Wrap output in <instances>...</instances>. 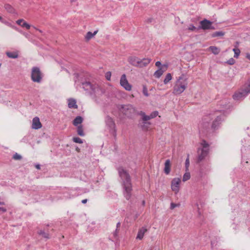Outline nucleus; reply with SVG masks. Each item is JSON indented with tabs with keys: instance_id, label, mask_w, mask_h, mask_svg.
Instances as JSON below:
<instances>
[{
	"instance_id": "obj_1",
	"label": "nucleus",
	"mask_w": 250,
	"mask_h": 250,
	"mask_svg": "<svg viewBox=\"0 0 250 250\" xmlns=\"http://www.w3.org/2000/svg\"><path fill=\"white\" fill-rule=\"evenodd\" d=\"M119 175L122 180L124 188V195L127 200H129L131 196L132 190L131 177L129 173L122 167H119L117 169Z\"/></svg>"
},
{
	"instance_id": "obj_2",
	"label": "nucleus",
	"mask_w": 250,
	"mask_h": 250,
	"mask_svg": "<svg viewBox=\"0 0 250 250\" xmlns=\"http://www.w3.org/2000/svg\"><path fill=\"white\" fill-rule=\"evenodd\" d=\"M209 152V145L205 140H202L199 144L197 151V161L200 163L205 159Z\"/></svg>"
},
{
	"instance_id": "obj_3",
	"label": "nucleus",
	"mask_w": 250,
	"mask_h": 250,
	"mask_svg": "<svg viewBox=\"0 0 250 250\" xmlns=\"http://www.w3.org/2000/svg\"><path fill=\"white\" fill-rule=\"evenodd\" d=\"M119 110L128 118H133L136 113L135 108L131 104H119L117 106Z\"/></svg>"
},
{
	"instance_id": "obj_4",
	"label": "nucleus",
	"mask_w": 250,
	"mask_h": 250,
	"mask_svg": "<svg viewBox=\"0 0 250 250\" xmlns=\"http://www.w3.org/2000/svg\"><path fill=\"white\" fill-rule=\"evenodd\" d=\"M187 85V79L185 76L180 77L177 81L174 86V93L179 94L184 92Z\"/></svg>"
},
{
	"instance_id": "obj_5",
	"label": "nucleus",
	"mask_w": 250,
	"mask_h": 250,
	"mask_svg": "<svg viewBox=\"0 0 250 250\" xmlns=\"http://www.w3.org/2000/svg\"><path fill=\"white\" fill-rule=\"evenodd\" d=\"M250 92V81L249 83L243 89L236 92L233 96L235 100H242Z\"/></svg>"
},
{
	"instance_id": "obj_6",
	"label": "nucleus",
	"mask_w": 250,
	"mask_h": 250,
	"mask_svg": "<svg viewBox=\"0 0 250 250\" xmlns=\"http://www.w3.org/2000/svg\"><path fill=\"white\" fill-rule=\"evenodd\" d=\"M83 88L90 94H95L99 89L98 85L93 84L90 82H85L82 83Z\"/></svg>"
},
{
	"instance_id": "obj_7",
	"label": "nucleus",
	"mask_w": 250,
	"mask_h": 250,
	"mask_svg": "<svg viewBox=\"0 0 250 250\" xmlns=\"http://www.w3.org/2000/svg\"><path fill=\"white\" fill-rule=\"evenodd\" d=\"M105 122L106 126L109 130L110 134L113 136H116V129L115 127V124L113 119L107 116L105 118Z\"/></svg>"
},
{
	"instance_id": "obj_8",
	"label": "nucleus",
	"mask_w": 250,
	"mask_h": 250,
	"mask_svg": "<svg viewBox=\"0 0 250 250\" xmlns=\"http://www.w3.org/2000/svg\"><path fill=\"white\" fill-rule=\"evenodd\" d=\"M31 79L34 82L41 83L42 75L40 69L38 67H33L31 72Z\"/></svg>"
},
{
	"instance_id": "obj_9",
	"label": "nucleus",
	"mask_w": 250,
	"mask_h": 250,
	"mask_svg": "<svg viewBox=\"0 0 250 250\" xmlns=\"http://www.w3.org/2000/svg\"><path fill=\"white\" fill-rule=\"evenodd\" d=\"M120 84L127 91H130L131 90L132 85L128 83L126 78L125 74H124L122 75L120 79Z\"/></svg>"
},
{
	"instance_id": "obj_10",
	"label": "nucleus",
	"mask_w": 250,
	"mask_h": 250,
	"mask_svg": "<svg viewBox=\"0 0 250 250\" xmlns=\"http://www.w3.org/2000/svg\"><path fill=\"white\" fill-rule=\"evenodd\" d=\"M167 68V65L163 64L162 66H161L157 70H156L154 73V76L156 78H159L165 72Z\"/></svg>"
},
{
	"instance_id": "obj_11",
	"label": "nucleus",
	"mask_w": 250,
	"mask_h": 250,
	"mask_svg": "<svg viewBox=\"0 0 250 250\" xmlns=\"http://www.w3.org/2000/svg\"><path fill=\"white\" fill-rule=\"evenodd\" d=\"M201 28L204 30L214 29L212 27V22L207 20H204L200 21Z\"/></svg>"
},
{
	"instance_id": "obj_12",
	"label": "nucleus",
	"mask_w": 250,
	"mask_h": 250,
	"mask_svg": "<svg viewBox=\"0 0 250 250\" xmlns=\"http://www.w3.org/2000/svg\"><path fill=\"white\" fill-rule=\"evenodd\" d=\"M151 60L149 58H144L143 59H139L137 66L138 67H144L147 66L150 62Z\"/></svg>"
},
{
	"instance_id": "obj_13",
	"label": "nucleus",
	"mask_w": 250,
	"mask_h": 250,
	"mask_svg": "<svg viewBox=\"0 0 250 250\" xmlns=\"http://www.w3.org/2000/svg\"><path fill=\"white\" fill-rule=\"evenodd\" d=\"M180 182L181 179L179 178H176L173 179V191L176 193L178 192L179 191V184Z\"/></svg>"
},
{
	"instance_id": "obj_14",
	"label": "nucleus",
	"mask_w": 250,
	"mask_h": 250,
	"mask_svg": "<svg viewBox=\"0 0 250 250\" xmlns=\"http://www.w3.org/2000/svg\"><path fill=\"white\" fill-rule=\"evenodd\" d=\"M32 127L33 129H38L42 127V124L40 121V119L38 117H35L32 121Z\"/></svg>"
},
{
	"instance_id": "obj_15",
	"label": "nucleus",
	"mask_w": 250,
	"mask_h": 250,
	"mask_svg": "<svg viewBox=\"0 0 250 250\" xmlns=\"http://www.w3.org/2000/svg\"><path fill=\"white\" fill-rule=\"evenodd\" d=\"M4 8L5 10L9 13L12 14H16L17 12L15 9L10 4L6 3L4 4Z\"/></svg>"
},
{
	"instance_id": "obj_16",
	"label": "nucleus",
	"mask_w": 250,
	"mask_h": 250,
	"mask_svg": "<svg viewBox=\"0 0 250 250\" xmlns=\"http://www.w3.org/2000/svg\"><path fill=\"white\" fill-rule=\"evenodd\" d=\"M147 231V229L146 227H143L140 229H139L138 234L136 237L137 239H139L141 240L143 239L145 233Z\"/></svg>"
},
{
	"instance_id": "obj_17",
	"label": "nucleus",
	"mask_w": 250,
	"mask_h": 250,
	"mask_svg": "<svg viewBox=\"0 0 250 250\" xmlns=\"http://www.w3.org/2000/svg\"><path fill=\"white\" fill-rule=\"evenodd\" d=\"M222 120V116L217 115L215 119L213 121L212 124V127L214 129L216 128L221 123Z\"/></svg>"
},
{
	"instance_id": "obj_18",
	"label": "nucleus",
	"mask_w": 250,
	"mask_h": 250,
	"mask_svg": "<svg viewBox=\"0 0 250 250\" xmlns=\"http://www.w3.org/2000/svg\"><path fill=\"white\" fill-rule=\"evenodd\" d=\"M139 58L137 57L131 56L128 58V61L130 64L137 67L139 62Z\"/></svg>"
},
{
	"instance_id": "obj_19",
	"label": "nucleus",
	"mask_w": 250,
	"mask_h": 250,
	"mask_svg": "<svg viewBox=\"0 0 250 250\" xmlns=\"http://www.w3.org/2000/svg\"><path fill=\"white\" fill-rule=\"evenodd\" d=\"M68 106L70 108H78V105L76 104V101L73 98H70L68 100Z\"/></svg>"
},
{
	"instance_id": "obj_20",
	"label": "nucleus",
	"mask_w": 250,
	"mask_h": 250,
	"mask_svg": "<svg viewBox=\"0 0 250 250\" xmlns=\"http://www.w3.org/2000/svg\"><path fill=\"white\" fill-rule=\"evenodd\" d=\"M83 119L82 117L78 116L73 121V125L75 126L82 125L81 124L83 123Z\"/></svg>"
},
{
	"instance_id": "obj_21",
	"label": "nucleus",
	"mask_w": 250,
	"mask_h": 250,
	"mask_svg": "<svg viewBox=\"0 0 250 250\" xmlns=\"http://www.w3.org/2000/svg\"><path fill=\"white\" fill-rule=\"evenodd\" d=\"M170 161L169 159H167L165 163V168L164 171L165 173L168 174L169 173L170 169Z\"/></svg>"
},
{
	"instance_id": "obj_22",
	"label": "nucleus",
	"mask_w": 250,
	"mask_h": 250,
	"mask_svg": "<svg viewBox=\"0 0 250 250\" xmlns=\"http://www.w3.org/2000/svg\"><path fill=\"white\" fill-rule=\"evenodd\" d=\"M138 114L142 116V121L148 122V121L151 119L150 116L146 115L143 111H141Z\"/></svg>"
},
{
	"instance_id": "obj_23",
	"label": "nucleus",
	"mask_w": 250,
	"mask_h": 250,
	"mask_svg": "<svg viewBox=\"0 0 250 250\" xmlns=\"http://www.w3.org/2000/svg\"><path fill=\"white\" fill-rule=\"evenodd\" d=\"M118 233L119 229H116V230L113 233L114 239H111V238H109V239L112 242H114L115 243L117 242L119 239Z\"/></svg>"
},
{
	"instance_id": "obj_24",
	"label": "nucleus",
	"mask_w": 250,
	"mask_h": 250,
	"mask_svg": "<svg viewBox=\"0 0 250 250\" xmlns=\"http://www.w3.org/2000/svg\"><path fill=\"white\" fill-rule=\"evenodd\" d=\"M97 30L95 31L93 33H92L90 31L88 32L85 36L86 40L89 41V40H90L97 33Z\"/></svg>"
},
{
	"instance_id": "obj_25",
	"label": "nucleus",
	"mask_w": 250,
	"mask_h": 250,
	"mask_svg": "<svg viewBox=\"0 0 250 250\" xmlns=\"http://www.w3.org/2000/svg\"><path fill=\"white\" fill-rule=\"evenodd\" d=\"M77 134L80 136H84L85 134L83 132V129L82 125H79V126H77Z\"/></svg>"
},
{
	"instance_id": "obj_26",
	"label": "nucleus",
	"mask_w": 250,
	"mask_h": 250,
	"mask_svg": "<svg viewBox=\"0 0 250 250\" xmlns=\"http://www.w3.org/2000/svg\"><path fill=\"white\" fill-rule=\"evenodd\" d=\"M209 49L215 55H217L220 52V49L216 46H211L209 47Z\"/></svg>"
},
{
	"instance_id": "obj_27",
	"label": "nucleus",
	"mask_w": 250,
	"mask_h": 250,
	"mask_svg": "<svg viewBox=\"0 0 250 250\" xmlns=\"http://www.w3.org/2000/svg\"><path fill=\"white\" fill-rule=\"evenodd\" d=\"M142 125H141V128L144 130H146L148 128L149 126L150 125L149 122L142 121Z\"/></svg>"
},
{
	"instance_id": "obj_28",
	"label": "nucleus",
	"mask_w": 250,
	"mask_h": 250,
	"mask_svg": "<svg viewBox=\"0 0 250 250\" xmlns=\"http://www.w3.org/2000/svg\"><path fill=\"white\" fill-rule=\"evenodd\" d=\"M6 55L9 58L12 59H16L18 57V54L15 52H7Z\"/></svg>"
},
{
	"instance_id": "obj_29",
	"label": "nucleus",
	"mask_w": 250,
	"mask_h": 250,
	"mask_svg": "<svg viewBox=\"0 0 250 250\" xmlns=\"http://www.w3.org/2000/svg\"><path fill=\"white\" fill-rule=\"evenodd\" d=\"M38 234L42 235L43 238L46 239L49 238V235L48 233H46L44 230H41L38 232Z\"/></svg>"
},
{
	"instance_id": "obj_30",
	"label": "nucleus",
	"mask_w": 250,
	"mask_h": 250,
	"mask_svg": "<svg viewBox=\"0 0 250 250\" xmlns=\"http://www.w3.org/2000/svg\"><path fill=\"white\" fill-rule=\"evenodd\" d=\"M190 178V174L188 171H186L185 173L184 174L183 177V181L186 182L187 180H189Z\"/></svg>"
},
{
	"instance_id": "obj_31",
	"label": "nucleus",
	"mask_w": 250,
	"mask_h": 250,
	"mask_svg": "<svg viewBox=\"0 0 250 250\" xmlns=\"http://www.w3.org/2000/svg\"><path fill=\"white\" fill-rule=\"evenodd\" d=\"M172 79V75L170 73H168L165 79L164 80V83L165 84H167L169 81Z\"/></svg>"
},
{
	"instance_id": "obj_32",
	"label": "nucleus",
	"mask_w": 250,
	"mask_h": 250,
	"mask_svg": "<svg viewBox=\"0 0 250 250\" xmlns=\"http://www.w3.org/2000/svg\"><path fill=\"white\" fill-rule=\"evenodd\" d=\"M233 51L234 53V57L236 58H238L240 54V49L237 48H235L233 49Z\"/></svg>"
},
{
	"instance_id": "obj_33",
	"label": "nucleus",
	"mask_w": 250,
	"mask_h": 250,
	"mask_svg": "<svg viewBox=\"0 0 250 250\" xmlns=\"http://www.w3.org/2000/svg\"><path fill=\"white\" fill-rule=\"evenodd\" d=\"M72 140L76 143L82 144L83 143V140L78 137H73Z\"/></svg>"
},
{
	"instance_id": "obj_34",
	"label": "nucleus",
	"mask_w": 250,
	"mask_h": 250,
	"mask_svg": "<svg viewBox=\"0 0 250 250\" xmlns=\"http://www.w3.org/2000/svg\"><path fill=\"white\" fill-rule=\"evenodd\" d=\"M224 35V33L222 31H217V32H214L212 34V37H218V36H223Z\"/></svg>"
},
{
	"instance_id": "obj_35",
	"label": "nucleus",
	"mask_w": 250,
	"mask_h": 250,
	"mask_svg": "<svg viewBox=\"0 0 250 250\" xmlns=\"http://www.w3.org/2000/svg\"><path fill=\"white\" fill-rule=\"evenodd\" d=\"M189 166V156H188L187 158L186 159V162H185L186 171H188Z\"/></svg>"
},
{
	"instance_id": "obj_36",
	"label": "nucleus",
	"mask_w": 250,
	"mask_h": 250,
	"mask_svg": "<svg viewBox=\"0 0 250 250\" xmlns=\"http://www.w3.org/2000/svg\"><path fill=\"white\" fill-rule=\"evenodd\" d=\"M143 93L145 96H148L149 94L148 93L147 89L146 86L143 85Z\"/></svg>"
},
{
	"instance_id": "obj_37",
	"label": "nucleus",
	"mask_w": 250,
	"mask_h": 250,
	"mask_svg": "<svg viewBox=\"0 0 250 250\" xmlns=\"http://www.w3.org/2000/svg\"><path fill=\"white\" fill-rule=\"evenodd\" d=\"M158 115V112L157 111H154L151 113L149 115L151 119L154 118Z\"/></svg>"
},
{
	"instance_id": "obj_38",
	"label": "nucleus",
	"mask_w": 250,
	"mask_h": 250,
	"mask_svg": "<svg viewBox=\"0 0 250 250\" xmlns=\"http://www.w3.org/2000/svg\"><path fill=\"white\" fill-rule=\"evenodd\" d=\"M1 22L3 24H5L6 25L9 26L10 27H12V26H13V24L9 22V21L6 20H3V19Z\"/></svg>"
},
{
	"instance_id": "obj_39",
	"label": "nucleus",
	"mask_w": 250,
	"mask_h": 250,
	"mask_svg": "<svg viewBox=\"0 0 250 250\" xmlns=\"http://www.w3.org/2000/svg\"><path fill=\"white\" fill-rule=\"evenodd\" d=\"M21 26L22 27H25L27 29H29L30 28V25L27 23L26 22L24 21L22 24L21 25Z\"/></svg>"
},
{
	"instance_id": "obj_40",
	"label": "nucleus",
	"mask_w": 250,
	"mask_h": 250,
	"mask_svg": "<svg viewBox=\"0 0 250 250\" xmlns=\"http://www.w3.org/2000/svg\"><path fill=\"white\" fill-rule=\"evenodd\" d=\"M21 156L20 154H18V153H16L13 156V158L14 160H21Z\"/></svg>"
},
{
	"instance_id": "obj_41",
	"label": "nucleus",
	"mask_w": 250,
	"mask_h": 250,
	"mask_svg": "<svg viewBox=\"0 0 250 250\" xmlns=\"http://www.w3.org/2000/svg\"><path fill=\"white\" fill-rule=\"evenodd\" d=\"M111 76V73L110 71H108L105 73V76L107 80L110 81Z\"/></svg>"
},
{
	"instance_id": "obj_42",
	"label": "nucleus",
	"mask_w": 250,
	"mask_h": 250,
	"mask_svg": "<svg viewBox=\"0 0 250 250\" xmlns=\"http://www.w3.org/2000/svg\"><path fill=\"white\" fill-rule=\"evenodd\" d=\"M188 29L191 31H194L196 29V27L193 24H190L188 27Z\"/></svg>"
},
{
	"instance_id": "obj_43",
	"label": "nucleus",
	"mask_w": 250,
	"mask_h": 250,
	"mask_svg": "<svg viewBox=\"0 0 250 250\" xmlns=\"http://www.w3.org/2000/svg\"><path fill=\"white\" fill-rule=\"evenodd\" d=\"M227 62L229 64L232 65L234 63L235 61L233 58H231Z\"/></svg>"
},
{
	"instance_id": "obj_44",
	"label": "nucleus",
	"mask_w": 250,
	"mask_h": 250,
	"mask_svg": "<svg viewBox=\"0 0 250 250\" xmlns=\"http://www.w3.org/2000/svg\"><path fill=\"white\" fill-rule=\"evenodd\" d=\"M24 21L23 19H19L18 21H16V23L18 24L21 26L22 24L21 23L23 22Z\"/></svg>"
},
{
	"instance_id": "obj_45",
	"label": "nucleus",
	"mask_w": 250,
	"mask_h": 250,
	"mask_svg": "<svg viewBox=\"0 0 250 250\" xmlns=\"http://www.w3.org/2000/svg\"><path fill=\"white\" fill-rule=\"evenodd\" d=\"M155 65L158 66L159 68L161 66H162L163 65H162L161 62L157 61L155 63Z\"/></svg>"
},
{
	"instance_id": "obj_46",
	"label": "nucleus",
	"mask_w": 250,
	"mask_h": 250,
	"mask_svg": "<svg viewBox=\"0 0 250 250\" xmlns=\"http://www.w3.org/2000/svg\"><path fill=\"white\" fill-rule=\"evenodd\" d=\"M146 21L147 23H151L153 21V19L151 18H148Z\"/></svg>"
},
{
	"instance_id": "obj_47",
	"label": "nucleus",
	"mask_w": 250,
	"mask_h": 250,
	"mask_svg": "<svg viewBox=\"0 0 250 250\" xmlns=\"http://www.w3.org/2000/svg\"><path fill=\"white\" fill-rule=\"evenodd\" d=\"M11 28H12L13 29H15V30H17V31H18V32H21V31L19 29V28H18L17 27H16V26H15V25H13V26H12V27H11Z\"/></svg>"
},
{
	"instance_id": "obj_48",
	"label": "nucleus",
	"mask_w": 250,
	"mask_h": 250,
	"mask_svg": "<svg viewBox=\"0 0 250 250\" xmlns=\"http://www.w3.org/2000/svg\"><path fill=\"white\" fill-rule=\"evenodd\" d=\"M0 211L2 212H5L6 211V209L5 208L0 207Z\"/></svg>"
},
{
	"instance_id": "obj_49",
	"label": "nucleus",
	"mask_w": 250,
	"mask_h": 250,
	"mask_svg": "<svg viewBox=\"0 0 250 250\" xmlns=\"http://www.w3.org/2000/svg\"><path fill=\"white\" fill-rule=\"evenodd\" d=\"M35 167L38 169H40V168H41V165L39 164H35Z\"/></svg>"
},
{
	"instance_id": "obj_50",
	"label": "nucleus",
	"mask_w": 250,
	"mask_h": 250,
	"mask_svg": "<svg viewBox=\"0 0 250 250\" xmlns=\"http://www.w3.org/2000/svg\"><path fill=\"white\" fill-rule=\"evenodd\" d=\"M121 226V223L120 222H118L117 223V225H116V229H119L120 228Z\"/></svg>"
},
{
	"instance_id": "obj_51",
	"label": "nucleus",
	"mask_w": 250,
	"mask_h": 250,
	"mask_svg": "<svg viewBox=\"0 0 250 250\" xmlns=\"http://www.w3.org/2000/svg\"><path fill=\"white\" fill-rule=\"evenodd\" d=\"M87 201V200L86 199H83L82 201V203L83 204H85Z\"/></svg>"
},
{
	"instance_id": "obj_52",
	"label": "nucleus",
	"mask_w": 250,
	"mask_h": 250,
	"mask_svg": "<svg viewBox=\"0 0 250 250\" xmlns=\"http://www.w3.org/2000/svg\"><path fill=\"white\" fill-rule=\"evenodd\" d=\"M179 205V204H176L173 203V205H172L173 208H175V207H178Z\"/></svg>"
},
{
	"instance_id": "obj_53",
	"label": "nucleus",
	"mask_w": 250,
	"mask_h": 250,
	"mask_svg": "<svg viewBox=\"0 0 250 250\" xmlns=\"http://www.w3.org/2000/svg\"><path fill=\"white\" fill-rule=\"evenodd\" d=\"M145 204H146L145 201V200H143V201H142V205H143V206H145Z\"/></svg>"
},
{
	"instance_id": "obj_54",
	"label": "nucleus",
	"mask_w": 250,
	"mask_h": 250,
	"mask_svg": "<svg viewBox=\"0 0 250 250\" xmlns=\"http://www.w3.org/2000/svg\"><path fill=\"white\" fill-rule=\"evenodd\" d=\"M247 58L250 60V54H247Z\"/></svg>"
},
{
	"instance_id": "obj_55",
	"label": "nucleus",
	"mask_w": 250,
	"mask_h": 250,
	"mask_svg": "<svg viewBox=\"0 0 250 250\" xmlns=\"http://www.w3.org/2000/svg\"><path fill=\"white\" fill-rule=\"evenodd\" d=\"M76 150L78 152H79V151H80V149L79 147H77V148H76Z\"/></svg>"
},
{
	"instance_id": "obj_56",
	"label": "nucleus",
	"mask_w": 250,
	"mask_h": 250,
	"mask_svg": "<svg viewBox=\"0 0 250 250\" xmlns=\"http://www.w3.org/2000/svg\"><path fill=\"white\" fill-rule=\"evenodd\" d=\"M170 208L172 209V201H171V202L170 203Z\"/></svg>"
},
{
	"instance_id": "obj_57",
	"label": "nucleus",
	"mask_w": 250,
	"mask_h": 250,
	"mask_svg": "<svg viewBox=\"0 0 250 250\" xmlns=\"http://www.w3.org/2000/svg\"><path fill=\"white\" fill-rule=\"evenodd\" d=\"M0 205H4V202H0Z\"/></svg>"
},
{
	"instance_id": "obj_58",
	"label": "nucleus",
	"mask_w": 250,
	"mask_h": 250,
	"mask_svg": "<svg viewBox=\"0 0 250 250\" xmlns=\"http://www.w3.org/2000/svg\"><path fill=\"white\" fill-rule=\"evenodd\" d=\"M2 20V18L1 16H0V21H1Z\"/></svg>"
},
{
	"instance_id": "obj_59",
	"label": "nucleus",
	"mask_w": 250,
	"mask_h": 250,
	"mask_svg": "<svg viewBox=\"0 0 250 250\" xmlns=\"http://www.w3.org/2000/svg\"><path fill=\"white\" fill-rule=\"evenodd\" d=\"M170 186H171V187L172 188V182H171V185H170Z\"/></svg>"
}]
</instances>
